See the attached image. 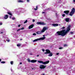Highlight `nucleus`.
Masks as SVG:
<instances>
[{"mask_svg": "<svg viewBox=\"0 0 75 75\" xmlns=\"http://www.w3.org/2000/svg\"><path fill=\"white\" fill-rule=\"evenodd\" d=\"M69 11H64V13H65L66 14H68L69 13Z\"/></svg>", "mask_w": 75, "mask_h": 75, "instance_id": "obj_12", "label": "nucleus"}, {"mask_svg": "<svg viewBox=\"0 0 75 75\" xmlns=\"http://www.w3.org/2000/svg\"><path fill=\"white\" fill-rule=\"evenodd\" d=\"M7 41H8V42H10V40H7Z\"/></svg>", "mask_w": 75, "mask_h": 75, "instance_id": "obj_39", "label": "nucleus"}, {"mask_svg": "<svg viewBox=\"0 0 75 75\" xmlns=\"http://www.w3.org/2000/svg\"><path fill=\"white\" fill-rule=\"evenodd\" d=\"M24 27H22L21 29V30H24Z\"/></svg>", "mask_w": 75, "mask_h": 75, "instance_id": "obj_26", "label": "nucleus"}, {"mask_svg": "<svg viewBox=\"0 0 75 75\" xmlns=\"http://www.w3.org/2000/svg\"><path fill=\"white\" fill-rule=\"evenodd\" d=\"M1 59H0V62H1Z\"/></svg>", "mask_w": 75, "mask_h": 75, "instance_id": "obj_44", "label": "nucleus"}, {"mask_svg": "<svg viewBox=\"0 0 75 75\" xmlns=\"http://www.w3.org/2000/svg\"><path fill=\"white\" fill-rule=\"evenodd\" d=\"M67 45L66 44H65L64 45V47H67Z\"/></svg>", "mask_w": 75, "mask_h": 75, "instance_id": "obj_25", "label": "nucleus"}, {"mask_svg": "<svg viewBox=\"0 0 75 75\" xmlns=\"http://www.w3.org/2000/svg\"><path fill=\"white\" fill-rule=\"evenodd\" d=\"M21 45V44H19L18 45H17V46L18 47H20V46Z\"/></svg>", "mask_w": 75, "mask_h": 75, "instance_id": "obj_19", "label": "nucleus"}, {"mask_svg": "<svg viewBox=\"0 0 75 75\" xmlns=\"http://www.w3.org/2000/svg\"><path fill=\"white\" fill-rule=\"evenodd\" d=\"M38 8V6H36V8H35L34 10H37Z\"/></svg>", "mask_w": 75, "mask_h": 75, "instance_id": "obj_17", "label": "nucleus"}, {"mask_svg": "<svg viewBox=\"0 0 75 75\" xmlns=\"http://www.w3.org/2000/svg\"><path fill=\"white\" fill-rule=\"evenodd\" d=\"M1 62V63L2 64H4V63H5V62H4V61Z\"/></svg>", "mask_w": 75, "mask_h": 75, "instance_id": "obj_23", "label": "nucleus"}, {"mask_svg": "<svg viewBox=\"0 0 75 75\" xmlns=\"http://www.w3.org/2000/svg\"><path fill=\"white\" fill-rule=\"evenodd\" d=\"M8 14H9L10 15V16H12V14H11V13L10 12H8Z\"/></svg>", "mask_w": 75, "mask_h": 75, "instance_id": "obj_18", "label": "nucleus"}, {"mask_svg": "<svg viewBox=\"0 0 75 75\" xmlns=\"http://www.w3.org/2000/svg\"><path fill=\"white\" fill-rule=\"evenodd\" d=\"M42 14H44V13H45V12H42Z\"/></svg>", "mask_w": 75, "mask_h": 75, "instance_id": "obj_37", "label": "nucleus"}, {"mask_svg": "<svg viewBox=\"0 0 75 75\" xmlns=\"http://www.w3.org/2000/svg\"><path fill=\"white\" fill-rule=\"evenodd\" d=\"M65 20L67 22H69V18H65Z\"/></svg>", "mask_w": 75, "mask_h": 75, "instance_id": "obj_14", "label": "nucleus"}, {"mask_svg": "<svg viewBox=\"0 0 75 75\" xmlns=\"http://www.w3.org/2000/svg\"><path fill=\"white\" fill-rule=\"evenodd\" d=\"M8 17V15H5L4 17V18L5 19H7Z\"/></svg>", "mask_w": 75, "mask_h": 75, "instance_id": "obj_13", "label": "nucleus"}, {"mask_svg": "<svg viewBox=\"0 0 75 75\" xmlns=\"http://www.w3.org/2000/svg\"><path fill=\"white\" fill-rule=\"evenodd\" d=\"M42 75H45L44 74H42Z\"/></svg>", "mask_w": 75, "mask_h": 75, "instance_id": "obj_47", "label": "nucleus"}, {"mask_svg": "<svg viewBox=\"0 0 75 75\" xmlns=\"http://www.w3.org/2000/svg\"><path fill=\"white\" fill-rule=\"evenodd\" d=\"M33 22H35V20L34 19H33Z\"/></svg>", "mask_w": 75, "mask_h": 75, "instance_id": "obj_30", "label": "nucleus"}, {"mask_svg": "<svg viewBox=\"0 0 75 75\" xmlns=\"http://www.w3.org/2000/svg\"><path fill=\"white\" fill-rule=\"evenodd\" d=\"M63 17H65V14H63L62 15Z\"/></svg>", "mask_w": 75, "mask_h": 75, "instance_id": "obj_28", "label": "nucleus"}, {"mask_svg": "<svg viewBox=\"0 0 75 75\" xmlns=\"http://www.w3.org/2000/svg\"><path fill=\"white\" fill-rule=\"evenodd\" d=\"M50 62V61H47L46 62H44L42 61H38V63H40V64H43L44 65H45V64H48Z\"/></svg>", "mask_w": 75, "mask_h": 75, "instance_id": "obj_4", "label": "nucleus"}, {"mask_svg": "<svg viewBox=\"0 0 75 75\" xmlns=\"http://www.w3.org/2000/svg\"><path fill=\"white\" fill-rule=\"evenodd\" d=\"M59 49L60 50H62V49H63V47H60L59 48Z\"/></svg>", "mask_w": 75, "mask_h": 75, "instance_id": "obj_24", "label": "nucleus"}, {"mask_svg": "<svg viewBox=\"0 0 75 75\" xmlns=\"http://www.w3.org/2000/svg\"><path fill=\"white\" fill-rule=\"evenodd\" d=\"M33 35H36V33H34L33 34Z\"/></svg>", "mask_w": 75, "mask_h": 75, "instance_id": "obj_27", "label": "nucleus"}, {"mask_svg": "<svg viewBox=\"0 0 75 75\" xmlns=\"http://www.w3.org/2000/svg\"><path fill=\"white\" fill-rule=\"evenodd\" d=\"M46 67V66H44V65H40V69H45Z\"/></svg>", "mask_w": 75, "mask_h": 75, "instance_id": "obj_7", "label": "nucleus"}, {"mask_svg": "<svg viewBox=\"0 0 75 75\" xmlns=\"http://www.w3.org/2000/svg\"><path fill=\"white\" fill-rule=\"evenodd\" d=\"M48 28H47L44 27H43L42 28V29L41 30V31H38L36 32V34H39L40 35V34H41V33H44V32H45L46 30H47Z\"/></svg>", "mask_w": 75, "mask_h": 75, "instance_id": "obj_2", "label": "nucleus"}, {"mask_svg": "<svg viewBox=\"0 0 75 75\" xmlns=\"http://www.w3.org/2000/svg\"><path fill=\"white\" fill-rule=\"evenodd\" d=\"M20 40H22V39H21Z\"/></svg>", "mask_w": 75, "mask_h": 75, "instance_id": "obj_50", "label": "nucleus"}, {"mask_svg": "<svg viewBox=\"0 0 75 75\" xmlns=\"http://www.w3.org/2000/svg\"><path fill=\"white\" fill-rule=\"evenodd\" d=\"M37 24H40V25H46V23H45L42 22H38L37 23Z\"/></svg>", "mask_w": 75, "mask_h": 75, "instance_id": "obj_6", "label": "nucleus"}, {"mask_svg": "<svg viewBox=\"0 0 75 75\" xmlns=\"http://www.w3.org/2000/svg\"><path fill=\"white\" fill-rule=\"evenodd\" d=\"M48 56L49 57H52V53L50 52V53H49Z\"/></svg>", "mask_w": 75, "mask_h": 75, "instance_id": "obj_15", "label": "nucleus"}, {"mask_svg": "<svg viewBox=\"0 0 75 75\" xmlns=\"http://www.w3.org/2000/svg\"><path fill=\"white\" fill-rule=\"evenodd\" d=\"M12 20H14V19H15V18H14V17L12 18Z\"/></svg>", "mask_w": 75, "mask_h": 75, "instance_id": "obj_33", "label": "nucleus"}, {"mask_svg": "<svg viewBox=\"0 0 75 75\" xmlns=\"http://www.w3.org/2000/svg\"><path fill=\"white\" fill-rule=\"evenodd\" d=\"M0 25H2V23H0Z\"/></svg>", "mask_w": 75, "mask_h": 75, "instance_id": "obj_35", "label": "nucleus"}, {"mask_svg": "<svg viewBox=\"0 0 75 75\" xmlns=\"http://www.w3.org/2000/svg\"><path fill=\"white\" fill-rule=\"evenodd\" d=\"M20 64H22V62H20Z\"/></svg>", "mask_w": 75, "mask_h": 75, "instance_id": "obj_43", "label": "nucleus"}, {"mask_svg": "<svg viewBox=\"0 0 75 75\" xmlns=\"http://www.w3.org/2000/svg\"><path fill=\"white\" fill-rule=\"evenodd\" d=\"M11 71H12V69H11Z\"/></svg>", "mask_w": 75, "mask_h": 75, "instance_id": "obj_49", "label": "nucleus"}, {"mask_svg": "<svg viewBox=\"0 0 75 75\" xmlns=\"http://www.w3.org/2000/svg\"><path fill=\"white\" fill-rule=\"evenodd\" d=\"M11 16H10V18H11Z\"/></svg>", "mask_w": 75, "mask_h": 75, "instance_id": "obj_45", "label": "nucleus"}, {"mask_svg": "<svg viewBox=\"0 0 75 75\" xmlns=\"http://www.w3.org/2000/svg\"><path fill=\"white\" fill-rule=\"evenodd\" d=\"M45 51L46 52H45V54H50V52H51L50 50H46Z\"/></svg>", "mask_w": 75, "mask_h": 75, "instance_id": "obj_8", "label": "nucleus"}, {"mask_svg": "<svg viewBox=\"0 0 75 75\" xmlns=\"http://www.w3.org/2000/svg\"><path fill=\"white\" fill-rule=\"evenodd\" d=\"M29 1H30V0H27V2H29Z\"/></svg>", "mask_w": 75, "mask_h": 75, "instance_id": "obj_36", "label": "nucleus"}, {"mask_svg": "<svg viewBox=\"0 0 75 75\" xmlns=\"http://www.w3.org/2000/svg\"><path fill=\"white\" fill-rule=\"evenodd\" d=\"M70 33H71V34H73V32H71Z\"/></svg>", "mask_w": 75, "mask_h": 75, "instance_id": "obj_42", "label": "nucleus"}, {"mask_svg": "<svg viewBox=\"0 0 75 75\" xmlns=\"http://www.w3.org/2000/svg\"><path fill=\"white\" fill-rule=\"evenodd\" d=\"M56 14L57 15V13H56Z\"/></svg>", "mask_w": 75, "mask_h": 75, "instance_id": "obj_51", "label": "nucleus"}, {"mask_svg": "<svg viewBox=\"0 0 75 75\" xmlns=\"http://www.w3.org/2000/svg\"><path fill=\"white\" fill-rule=\"evenodd\" d=\"M20 30H21V29H19L17 30V31H20Z\"/></svg>", "mask_w": 75, "mask_h": 75, "instance_id": "obj_31", "label": "nucleus"}, {"mask_svg": "<svg viewBox=\"0 0 75 75\" xmlns=\"http://www.w3.org/2000/svg\"><path fill=\"white\" fill-rule=\"evenodd\" d=\"M20 25H18V27H20Z\"/></svg>", "mask_w": 75, "mask_h": 75, "instance_id": "obj_38", "label": "nucleus"}, {"mask_svg": "<svg viewBox=\"0 0 75 75\" xmlns=\"http://www.w3.org/2000/svg\"><path fill=\"white\" fill-rule=\"evenodd\" d=\"M32 69H33V68H32Z\"/></svg>", "mask_w": 75, "mask_h": 75, "instance_id": "obj_48", "label": "nucleus"}, {"mask_svg": "<svg viewBox=\"0 0 75 75\" xmlns=\"http://www.w3.org/2000/svg\"><path fill=\"white\" fill-rule=\"evenodd\" d=\"M70 27H71V26L69 25L67 27V30L66 31H65V30H64L60 31L57 32L56 33L55 35H62V36H64L70 30Z\"/></svg>", "mask_w": 75, "mask_h": 75, "instance_id": "obj_1", "label": "nucleus"}, {"mask_svg": "<svg viewBox=\"0 0 75 75\" xmlns=\"http://www.w3.org/2000/svg\"><path fill=\"white\" fill-rule=\"evenodd\" d=\"M59 53H57L56 55H59Z\"/></svg>", "mask_w": 75, "mask_h": 75, "instance_id": "obj_34", "label": "nucleus"}, {"mask_svg": "<svg viewBox=\"0 0 75 75\" xmlns=\"http://www.w3.org/2000/svg\"><path fill=\"white\" fill-rule=\"evenodd\" d=\"M43 37H44L35 39L33 41V42H35L36 41H39L40 40H45V35H43Z\"/></svg>", "mask_w": 75, "mask_h": 75, "instance_id": "obj_3", "label": "nucleus"}, {"mask_svg": "<svg viewBox=\"0 0 75 75\" xmlns=\"http://www.w3.org/2000/svg\"><path fill=\"white\" fill-rule=\"evenodd\" d=\"M37 57H39V56L38 55L37 56Z\"/></svg>", "mask_w": 75, "mask_h": 75, "instance_id": "obj_46", "label": "nucleus"}, {"mask_svg": "<svg viewBox=\"0 0 75 75\" xmlns=\"http://www.w3.org/2000/svg\"><path fill=\"white\" fill-rule=\"evenodd\" d=\"M73 2L74 3H75V0H73Z\"/></svg>", "mask_w": 75, "mask_h": 75, "instance_id": "obj_40", "label": "nucleus"}, {"mask_svg": "<svg viewBox=\"0 0 75 75\" xmlns=\"http://www.w3.org/2000/svg\"><path fill=\"white\" fill-rule=\"evenodd\" d=\"M1 34H3V32H1Z\"/></svg>", "mask_w": 75, "mask_h": 75, "instance_id": "obj_41", "label": "nucleus"}, {"mask_svg": "<svg viewBox=\"0 0 75 75\" xmlns=\"http://www.w3.org/2000/svg\"><path fill=\"white\" fill-rule=\"evenodd\" d=\"M75 8H73L71 9V12L70 13V16H72V15L75 13Z\"/></svg>", "mask_w": 75, "mask_h": 75, "instance_id": "obj_5", "label": "nucleus"}, {"mask_svg": "<svg viewBox=\"0 0 75 75\" xmlns=\"http://www.w3.org/2000/svg\"><path fill=\"white\" fill-rule=\"evenodd\" d=\"M18 3H23V1L21 0H19L18 1Z\"/></svg>", "mask_w": 75, "mask_h": 75, "instance_id": "obj_16", "label": "nucleus"}, {"mask_svg": "<svg viewBox=\"0 0 75 75\" xmlns=\"http://www.w3.org/2000/svg\"><path fill=\"white\" fill-rule=\"evenodd\" d=\"M11 65H13V62L12 61L11 62Z\"/></svg>", "mask_w": 75, "mask_h": 75, "instance_id": "obj_22", "label": "nucleus"}, {"mask_svg": "<svg viewBox=\"0 0 75 75\" xmlns=\"http://www.w3.org/2000/svg\"><path fill=\"white\" fill-rule=\"evenodd\" d=\"M42 50L43 52H44L45 51V50L44 49H42Z\"/></svg>", "mask_w": 75, "mask_h": 75, "instance_id": "obj_32", "label": "nucleus"}, {"mask_svg": "<svg viewBox=\"0 0 75 75\" xmlns=\"http://www.w3.org/2000/svg\"><path fill=\"white\" fill-rule=\"evenodd\" d=\"M33 27H34V25H30L29 26L28 29H31V28H33Z\"/></svg>", "mask_w": 75, "mask_h": 75, "instance_id": "obj_9", "label": "nucleus"}, {"mask_svg": "<svg viewBox=\"0 0 75 75\" xmlns=\"http://www.w3.org/2000/svg\"><path fill=\"white\" fill-rule=\"evenodd\" d=\"M28 61L29 62H31V61H30V60L29 59H28Z\"/></svg>", "mask_w": 75, "mask_h": 75, "instance_id": "obj_20", "label": "nucleus"}, {"mask_svg": "<svg viewBox=\"0 0 75 75\" xmlns=\"http://www.w3.org/2000/svg\"><path fill=\"white\" fill-rule=\"evenodd\" d=\"M65 28V27L64 26L62 28V29H64Z\"/></svg>", "mask_w": 75, "mask_h": 75, "instance_id": "obj_29", "label": "nucleus"}, {"mask_svg": "<svg viewBox=\"0 0 75 75\" xmlns=\"http://www.w3.org/2000/svg\"><path fill=\"white\" fill-rule=\"evenodd\" d=\"M52 25V26H54V27H57V26H58V24H53Z\"/></svg>", "mask_w": 75, "mask_h": 75, "instance_id": "obj_11", "label": "nucleus"}, {"mask_svg": "<svg viewBox=\"0 0 75 75\" xmlns=\"http://www.w3.org/2000/svg\"><path fill=\"white\" fill-rule=\"evenodd\" d=\"M37 61L36 60H32L30 61L31 62H32V63H35V62H36Z\"/></svg>", "mask_w": 75, "mask_h": 75, "instance_id": "obj_10", "label": "nucleus"}, {"mask_svg": "<svg viewBox=\"0 0 75 75\" xmlns=\"http://www.w3.org/2000/svg\"><path fill=\"white\" fill-rule=\"evenodd\" d=\"M28 21H27V20H26V21H25L24 22V24H25V23H27V22Z\"/></svg>", "mask_w": 75, "mask_h": 75, "instance_id": "obj_21", "label": "nucleus"}]
</instances>
